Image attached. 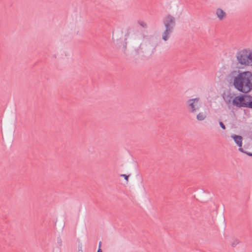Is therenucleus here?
Instances as JSON below:
<instances>
[{"label":"nucleus","instance_id":"1","mask_svg":"<svg viewBox=\"0 0 252 252\" xmlns=\"http://www.w3.org/2000/svg\"><path fill=\"white\" fill-rule=\"evenodd\" d=\"M233 85L238 91L248 94L252 90V73L251 71L239 72L234 78Z\"/></svg>","mask_w":252,"mask_h":252},{"label":"nucleus","instance_id":"2","mask_svg":"<svg viewBox=\"0 0 252 252\" xmlns=\"http://www.w3.org/2000/svg\"><path fill=\"white\" fill-rule=\"evenodd\" d=\"M228 97L229 99L227 102L229 103L233 96L230 94ZM232 104L238 108L246 107L252 109V96L247 94H240L233 98L232 100Z\"/></svg>","mask_w":252,"mask_h":252},{"label":"nucleus","instance_id":"3","mask_svg":"<svg viewBox=\"0 0 252 252\" xmlns=\"http://www.w3.org/2000/svg\"><path fill=\"white\" fill-rule=\"evenodd\" d=\"M163 22L165 30L162 33V39L164 41H167L169 39L175 26V18L172 15L168 14L165 17Z\"/></svg>","mask_w":252,"mask_h":252},{"label":"nucleus","instance_id":"4","mask_svg":"<svg viewBox=\"0 0 252 252\" xmlns=\"http://www.w3.org/2000/svg\"><path fill=\"white\" fill-rule=\"evenodd\" d=\"M236 58L241 65H252V52L250 49H244L238 52Z\"/></svg>","mask_w":252,"mask_h":252},{"label":"nucleus","instance_id":"5","mask_svg":"<svg viewBox=\"0 0 252 252\" xmlns=\"http://www.w3.org/2000/svg\"><path fill=\"white\" fill-rule=\"evenodd\" d=\"M198 98H194L188 100L187 101L188 108L190 113H194L199 109V106L198 105Z\"/></svg>","mask_w":252,"mask_h":252},{"label":"nucleus","instance_id":"6","mask_svg":"<svg viewBox=\"0 0 252 252\" xmlns=\"http://www.w3.org/2000/svg\"><path fill=\"white\" fill-rule=\"evenodd\" d=\"M231 137L233 139L235 143L239 147H241L242 146V136L236 134H232L231 135Z\"/></svg>","mask_w":252,"mask_h":252},{"label":"nucleus","instance_id":"7","mask_svg":"<svg viewBox=\"0 0 252 252\" xmlns=\"http://www.w3.org/2000/svg\"><path fill=\"white\" fill-rule=\"evenodd\" d=\"M216 14L218 18L221 20L226 16L225 12L221 8H218L216 10Z\"/></svg>","mask_w":252,"mask_h":252},{"label":"nucleus","instance_id":"8","mask_svg":"<svg viewBox=\"0 0 252 252\" xmlns=\"http://www.w3.org/2000/svg\"><path fill=\"white\" fill-rule=\"evenodd\" d=\"M206 115L203 113H199L196 116V119L198 121H203L206 118Z\"/></svg>","mask_w":252,"mask_h":252},{"label":"nucleus","instance_id":"9","mask_svg":"<svg viewBox=\"0 0 252 252\" xmlns=\"http://www.w3.org/2000/svg\"><path fill=\"white\" fill-rule=\"evenodd\" d=\"M138 23L139 24V25L140 26H141L143 28H146L147 27V24L145 22H144L143 21H139V22H138Z\"/></svg>","mask_w":252,"mask_h":252},{"label":"nucleus","instance_id":"10","mask_svg":"<svg viewBox=\"0 0 252 252\" xmlns=\"http://www.w3.org/2000/svg\"><path fill=\"white\" fill-rule=\"evenodd\" d=\"M219 125H220V127H221L223 129H224H224H226L225 126L224 125V124H223L222 122L220 121V122H219Z\"/></svg>","mask_w":252,"mask_h":252},{"label":"nucleus","instance_id":"11","mask_svg":"<svg viewBox=\"0 0 252 252\" xmlns=\"http://www.w3.org/2000/svg\"><path fill=\"white\" fill-rule=\"evenodd\" d=\"M57 243L60 246H61L62 245V240L60 237L58 238Z\"/></svg>","mask_w":252,"mask_h":252},{"label":"nucleus","instance_id":"12","mask_svg":"<svg viewBox=\"0 0 252 252\" xmlns=\"http://www.w3.org/2000/svg\"><path fill=\"white\" fill-rule=\"evenodd\" d=\"M121 176L124 177L126 181H128V177H129V176H128V175H126V174H121Z\"/></svg>","mask_w":252,"mask_h":252},{"label":"nucleus","instance_id":"13","mask_svg":"<svg viewBox=\"0 0 252 252\" xmlns=\"http://www.w3.org/2000/svg\"><path fill=\"white\" fill-rule=\"evenodd\" d=\"M239 151L243 153H244V154H246V153H247L248 152L247 151H245L242 148V147H239Z\"/></svg>","mask_w":252,"mask_h":252},{"label":"nucleus","instance_id":"14","mask_svg":"<svg viewBox=\"0 0 252 252\" xmlns=\"http://www.w3.org/2000/svg\"><path fill=\"white\" fill-rule=\"evenodd\" d=\"M78 252H82L81 244H80V245H79V250H78Z\"/></svg>","mask_w":252,"mask_h":252},{"label":"nucleus","instance_id":"15","mask_svg":"<svg viewBox=\"0 0 252 252\" xmlns=\"http://www.w3.org/2000/svg\"><path fill=\"white\" fill-rule=\"evenodd\" d=\"M126 42L125 44H124V46H123V48H124L125 50L126 49Z\"/></svg>","mask_w":252,"mask_h":252},{"label":"nucleus","instance_id":"16","mask_svg":"<svg viewBox=\"0 0 252 252\" xmlns=\"http://www.w3.org/2000/svg\"><path fill=\"white\" fill-rule=\"evenodd\" d=\"M101 242L100 241L99 243V246H98V249L101 248Z\"/></svg>","mask_w":252,"mask_h":252},{"label":"nucleus","instance_id":"17","mask_svg":"<svg viewBox=\"0 0 252 252\" xmlns=\"http://www.w3.org/2000/svg\"><path fill=\"white\" fill-rule=\"evenodd\" d=\"M97 252H102L101 248L98 249Z\"/></svg>","mask_w":252,"mask_h":252}]
</instances>
